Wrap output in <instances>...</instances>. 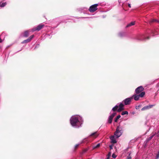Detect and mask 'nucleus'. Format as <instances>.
Returning a JSON list of instances; mask_svg holds the SVG:
<instances>
[{
	"label": "nucleus",
	"instance_id": "412c9836",
	"mask_svg": "<svg viewBox=\"0 0 159 159\" xmlns=\"http://www.w3.org/2000/svg\"><path fill=\"white\" fill-rule=\"evenodd\" d=\"M120 117V115H118L117 116L115 119V122H117V121L119 119Z\"/></svg>",
	"mask_w": 159,
	"mask_h": 159
},
{
	"label": "nucleus",
	"instance_id": "c756f323",
	"mask_svg": "<svg viewBox=\"0 0 159 159\" xmlns=\"http://www.w3.org/2000/svg\"><path fill=\"white\" fill-rule=\"evenodd\" d=\"M159 157V154H158L157 155V156H156V159H158Z\"/></svg>",
	"mask_w": 159,
	"mask_h": 159
},
{
	"label": "nucleus",
	"instance_id": "4c0bfd02",
	"mask_svg": "<svg viewBox=\"0 0 159 159\" xmlns=\"http://www.w3.org/2000/svg\"><path fill=\"white\" fill-rule=\"evenodd\" d=\"M37 48V46H36L35 48Z\"/></svg>",
	"mask_w": 159,
	"mask_h": 159
},
{
	"label": "nucleus",
	"instance_id": "f03ea898",
	"mask_svg": "<svg viewBox=\"0 0 159 159\" xmlns=\"http://www.w3.org/2000/svg\"><path fill=\"white\" fill-rule=\"evenodd\" d=\"M122 128L119 126H118L116 128V130L115 132L114 135L116 138L119 137L122 134Z\"/></svg>",
	"mask_w": 159,
	"mask_h": 159
},
{
	"label": "nucleus",
	"instance_id": "20e7f679",
	"mask_svg": "<svg viewBox=\"0 0 159 159\" xmlns=\"http://www.w3.org/2000/svg\"><path fill=\"white\" fill-rule=\"evenodd\" d=\"M98 4H95L90 6L89 8V10L90 12H94L98 9L97 7Z\"/></svg>",
	"mask_w": 159,
	"mask_h": 159
},
{
	"label": "nucleus",
	"instance_id": "a211bd4d",
	"mask_svg": "<svg viewBox=\"0 0 159 159\" xmlns=\"http://www.w3.org/2000/svg\"><path fill=\"white\" fill-rule=\"evenodd\" d=\"M29 34V32L28 31H26L24 32L23 34V36L25 37H27Z\"/></svg>",
	"mask_w": 159,
	"mask_h": 159
},
{
	"label": "nucleus",
	"instance_id": "7c9ffc66",
	"mask_svg": "<svg viewBox=\"0 0 159 159\" xmlns=\"http://www.w3.org/2000/svg\"><path fill=\"white\" fill-rule=\"evenodd\" d=\"M79 145V144H76L75 146V148H76Z\"/></svg>",
	"mask_w": 159,
	"mask_h": 159
},
{
	"label": "nucleus",
	"instance_id": "e433bc0d",
	"mask_svg": "<svg viewBox=\"0 0 159 159\" xmlns=\"http://www.w3.org/2000/svg\"><path fill=\"white\" fill-rule=\"evenodd\" d=\"M149 37H147V39H149Z\"/></svg>",
	"mask_w": 159,
	"mask_h": 159
},
{
	"label": "nucleus",
	"instance_id": "423d86ee",
	"mask_svg": "<svg viewBox=\"0 0 159 159\" xmlns=\"http://www.w3.org/2000/svg\"><path fill=\"white\" fill-rule=\"evenodd\" d=\"M155 105H148L146 106L143 107L141 109V111H143L148 110L152 108L153 107L155 106Z\"/></svg>",
	"mask_w": 159,
	"mask_h": 159
},
{
	"label": "nucleus",
	"instance_id": "5701e85b",
	"mask_svg": "<svg viewBox=\"0 0 159 159\" xmlns=\"http://www.w3.org/2000/svg\"><path fill=\"white\" fill-rule=\"evenodd\" d=\"M116 112H114L113 113H112L111 115L110 116H111L113 118L114 117V116L116 115Z\"/></svg>",
	"mask_w": 159,
	"mask_h": 159
},
{
	"label": "nucleus",
	"instance_id": "2eb2a0df",
	"mask_svg": "<svg viewBox=\"0 0 159 159\" xmlns=\"http://www.w3.org/2000/svg\"><path fill=\"white\" fill-rule=\"evenodd\" d=\"M135 24V22H132L131 23H130L129 24H128L126 26V27H128L130 26H132L133 25H134Z\"/></svg>",
	"mask_w": 159,
	"mask_h": 159
},
{
	"label": "nucleus",
	"instance_id": "bb28decb",
	"mask_svg": "<svg viewBox=\"0 0 159 159\" xmlns=\"http://www.w3.org/2000/svg\"><path fill=\"white\" fill-rule=\"evenodd\" d=\"M156 134H157V137H159V130L158 131L157 133H156Z\"/></svg>",
	"mask_w": 159,
	"mask_h": 159
},
{
	"label": "nucleus",
	"instance_id": "1a4fd4ad",
	"mask_svg": "<svg viewBox=\"0 0 159 159\" xmlns=\"http://www.w3.org/2000/svg\"><path fill=\"white\" fill-rule=\"evenodd\" d=\"M34 35H31L28 39L23 41L21 42V43H26L30 42L31 40L34 38Z\"/></svg>",
	"mask_w": 159,
	"mask_h": 159
},
{
	"label": "nucleus",
	"instance_id": "393cba45",
	"mask_svg": "<svg viewBox=\"0 0 159 159\" xmlns=\"http://www.w3.org/2000/svg\"><path fill=\"white\" fill-rule=\"evenodd\" d=\"M123 34L124 33L121 32L119 34V35L120 36L122 37L123 35Z\"/></svg>",
	"mask_w": 159,
	"mask_h": 159
},
{
	"label": "nucleus",
	"instance_id": "39448f33",
	"mask_svg": "<svg viewBox=\"0 0 159 159\" xmlns=\"http://www.w3.org/2000/svg\"><path fill=\"white\" fill-rule=\"evenodd\" d=\"M44 26V25H43L40 24L36 27L33 28L32 30V32H34L36 31H39Z\"/></svg>",
	"mask_w": 159,
	"mask_h": 159
},
{
	"label": "nucleus",
	"instance_id": "cd10ccee",
	"mask_svg": "<svg viewBox=\"0 0 159 159\" xmlns=\"http://www.w3.org/2000/svg\"><path fill=\"white\" fill-rule=\"evenodd\" d=\"M109 148L110 149H113V145H111L109 146Z\"/></svg>",
	"mask_w": 159,
	"mask_h": 159
},
{
	"label": "nucleus",
	"instance_id": "6ab92c4d",
	"mask_svg": "<svg viewBox=\"0 0 159 159\" xmlns=\"http://www.w3.org/2000/svg\"><path fill=\"white\" fill-rule=\"evenodd\" d=\"M100 146V143H99L96 146H93V149H94L95 148H99Z\"/></svg>",
	"mask_w": 159,
	"mask_h": 159
},
{
	"label": "nucleus",
	"instance_id": "aec40b11",
	"mask_svg": "<svg viewBox=\"0 0 159 159\" xmlns=\"http://www.w3.org/2000/svg\"><path fill=\"white\" fill-rule=\"evenodd\" d=\"M118 108V105H116L114 107H113L112 109V111H116Z\"/></svg>",
	"mask_w": 159,
	"mask_h": 159
},
{
	"label": "nucleus",
	"instance_id": "9d476101",
	"mask_svg": "<svg viewBox=\"0 0 159 159\" xmlns=\"http://www.w3.org/2000/svg\"><path fill=\"white\" fill-rule=\"evenodd\" d=\"M124 105L122 103H120L119 104L118 106V107H119V108L117 110V111L118 112H120L122 111L123 109V107Z\"/></svg>",
	"mask_w": 159,
	"mask_h": 159
},
{
	"label": "nucleus",
	"instance_id": "a878e982",
	"mask_svg": "<svg viewBox=\"0 0 159 159\" xmlns=\"http://www.w3.org/2000/svg\"><path fill=\"white\" fill-rule=\"evenodd\" d=\"M87 141V140L86 139H84V140H83L81 142H80V143H84L85 142V141Z\"/></svg>",
	"mask_w": 159,
	"mask_h": 159
},
{
	"label": "nucleus",
	"instance_id": "473e14b6",
	"mask_svg": "<svg viewBox=\"0 0 159 159\" xmlns=\"http://www.w3.org/2000/svg\"><path fill=\"white\" fill-rule=\"evenodd\" d=\"M127 159H131V157H129L127 158Z\"/></svg>",
	"mask_w": 159,
	"mask_h": 159
},
{
	"label": "nucleus",
	"instance_id": "7ed1b4c3",
	"mask_svg": "<svg viewBox=\"0 0 159 159\" xmlns=\"http://www.w3.org/2000/svg\"><path fill=\"white\" fill-rule=\"evenodd\" d=\"M145 92H141L139 94V95H136V94H134L131 97H133V98H134V100L135 101H137L138 100L140 97L142 98L145 95Z\"/></svg>",
	"mask_w": 159,
	"mask_h": 159
},
{
	"label": "nucleus",
	"instance_id": "c85d7f7f",
	"mask_svg": "<svg viewBox=\"0 0 159 159\" xmlns=\"http://www.w3.org/2000/svg\"><path fill=\"white\" fill-rule=\"evenodd\" d=\"M112 157H113V158H115L116 157V156H115V155L113 154L112 155Z\"/></svg>",
	"mask_w": 159,
	"mask_h": 159
},
{
	"label": "nucleus",
	"instance_id": "4468645a",
	"mask_svg": "<svg viewBox=\"0 0 159 159\" xmlns=\"http://www.w3.org/2000/svg\"><path fill=\"white\" fill-rule=\"evenodd\" d=\"M156 133H152L151 135L149 138L147 139L148 141H149L152 139V138L156 135Z\"/></svg>",
	"mask_w": 159,
	"mask_h": 159
},
{
	"label": "nucleus",
	"instance_id": "f704fd0d",
	"mask_svg": "<svg viewBox=\"0 0 159 159\" xmlns=\"http://www.w3.org/2000/svg\"><path fill=\"white\" fill-rule=\"evenodd\" d=\"M2 42V40L1 39V38H0V43H1Z\"/></svg>",
	"mask_w": 159,
	"mask_h": 159
},
{
	"label": "nucleus",
	"instance_id": "dca6fc26",
	"mask_svg": "<svg viewBox=\"0 0 159 159\" xmlns=\"http://www.w3.org/2000/svg\"><path fill=\"white\" fill-rule=\"evenodd\" d=\"M113 118L111 116H109L108 121L109 123L111 124L112 123Z\"/></svg>",
	"mask_w": 159,
	"mask_h": 159
},
{
	"label": "nucleus",
	"instance_id": "f8f14e48",
	"mask_svg": "<svg viewBox=\"0 0 159 159\" xmlns=\"http://www.w3.org/2000/svg\"><path fill=\"white\" fill-rule=\"evenodd\" d=\"M98 136L97 132H95L94 133L91 134L89 137H93L94 139L96 138Z\"/></svg>",
	"mask_w": 159,
	"mask_h": 159
},
{
	"label": "nucleus",
	"instance_id": "f3484780",
	"mask_svg": "<svg viewBox=\"0 0 159 159\" xmlns=\"http://www.w3.org/2000/svg\"><path fill=\"white\" fill-rule=\"evenodd\" d=\"M7 4L6 2H1L0 3V7H4Z\"/></svg>",
	"mask_w": 159,
	"mask_h": 159
},
{
	"label": "nucleus",
	"instance_id": "f257e3e1",
	"mask_svg": "<svg viewBox=\"0 0 159 159\" xmlns=\"http://www.w3.org/2000/svg\"><path fill=\"white\" fill-rule=\"evenodd\" d=\"M79 122V116L75 115L72 116L70 118V122L71 125L75 128H78L79 126L77 125Z\"/></svg>",
	"mask_w": 159,
	"mask_h": 159
},
{
	"label": "nucleus",
	"instance_id": "72a5a7b5",
	"mask_svg": "<svg viewBox=\"0 0 159 159\" xmlns=\"http://www.w3.org/2000/svg\"><path fill=\"white\" fill-rule=\"evenodd\" d=\"M157 21V20H153L152 21V22H153V21Z\"/></svg>",
	"mask_w": 159,
	"mask_h": 159
},
{
	"label": "nucleus",
	"instance_id": "4be33fe9",
	"mask_svg": "<svg viewBox=\"0 0 159 159\" xmlns=\"http://www.w3.org/2000/svg\"><path fill=\"white\" fill-rule=\"evenodd\" d=\"M128 112L127 111H123L122 112V113H121V115H125V114H126V115H128Z\"/></svg>",
	"mask_w": 159,
	"mask_h": 159
},
{
	"label": "nucleus",
	"instance_id": "6e6552de",
	"mask_svg": "<svg viewBox=\"0 0 159 159\" xmlns=\"http://www.w3.org/2000/svg\"><path fill=\"white\" fill-rule=\"evenodd\" d=\"M133 99V97H130L129 98H127L125 99L124 100V102L125 103V105H128L129 104L131 100Z\"/></svg>",
	"mask_w": 159,
	"mask_h": 159
},
{
	"label": "nucleus",
	"instance_id": "58836bf2",
	"mask_svg": "<svg viewBox=\"0 0 159 159\" xmlns=\"http://www.w3.org/2000/svg\"><path fill=\"white\" fill-rule=\"evenodd\" d=\"M107 159H109V158H107Z\"/></svg>",
	"mask_w": 159,
	"mask_h": 159
},
{
	"label": "nucleus",
	"instance_id": "9b49d317",
	"mask_svg": "<svg viewBox=\"0 0 159 159\" xmlns=\"http://www.w3.org/2000/svg\"><path fill=\"white\" fill-rule=\"evenodd\" d=\"M115 138H116V137H115L114 135H112L110 136V139L111 143L114 144L116 143V141Z\"/></svg>",
	"mask_w": 159,
	"mask_h": 159
},
{
	"label": "nucleus",
	"instance_id": "c9c22d12",
	"mask_svg": "<svg viewBox=\"0 0 159 159\" xmlns=\"http://www.w3.org/2000/svg\"><path fill=\"white\" fill-rule=\"evenodd\" d=\"M71 20H73V21H74V19H72Z\"/></svg>",
	"mask_w": 159,
	"mask_h": 159
},
{
	"label": "nucleus",
	"instance_id": "ddd939ff",
	"mask_svg": "<svg viewBox=\"0 0 159 159\" xmlns=\"http://www.w3.org/2000/svg\"><path fill=\"white\" fill-rule=\"evenodd\" d=\"M89 149V148H87L84 149L81 153L80 152V155L83 154L86 152Z\"/></svg>",
	"mask_w": 159,
	"mask_h": 159
},
{
	"label": "nucleus",
	"instance_id": "2f4dec72",
	"mask_svg": "<svg viewBox=\"0 0 159 159\" xmlns=\"http://www.w3.org/2000/svg\"><path fill=\"white\" fill-rule=\"evenodd\" d=\"M128 6L130 8L131 7V5L129 3L128 4Z\"/></svg>",
	"mask_w": 159,
	"mask_h": 159
},
{
	"label": "nucleus",
	"instance_id": "b1692460",
	"mask_svg": "<svg viewBox=\"0 0 159 159\" xmlns=\"http://www.w3.org/2000/svg\"><path fill=\"white\" fill-rule=\"evenodd\" d=\"M80 126L81 124H82V122L83 121L82 119L80 117Z\"/></svg>",
	"mask_w": 159,
	"mask_h": 159
},
{
	"label": "nucleus",
	"instance_id": "0eeeda50",
	"mask_svg": "<svg viewBox=\"0 0 159 159\" xmlns=\"http://www.w3.org/2000/svg\"><path fill=\"white\" fill-rule=\"evenodd\" d=\"M143 90L144 88L142 86H140L135 89V92L136 93L139 94L143 92Z\"/></svg>",
	"mask_w": 159,
	"mask_h": 159
}]
</instances>
